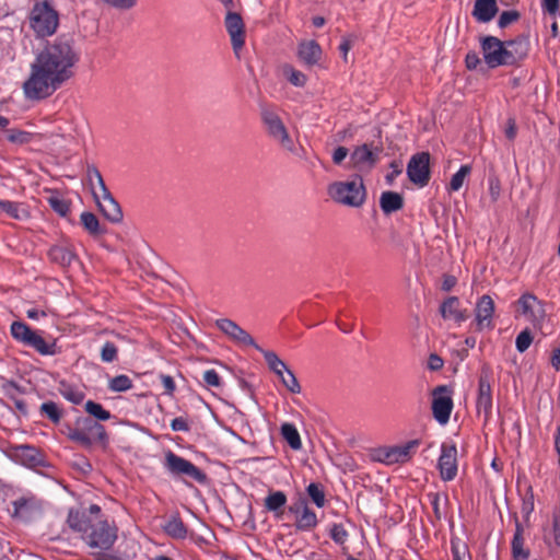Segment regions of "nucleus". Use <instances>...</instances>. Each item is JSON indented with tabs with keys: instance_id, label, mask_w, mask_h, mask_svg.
<instances>
[{
	"instance_id": "nucleus-56",
	"label": "nucleus",
	"mask_w": 560,
	"mask_h": 560,
	"mask_svg": "<svg viewBox=\"0 0 560 560\" xmlns=\"http://www.w3.org/2000/svg\"><path fill=\"white\" fill-rule=\"evenodd\" d=\"M203 381L208 386L219 387L221 385V378L214 370H207L203 373Z\"/></svg>"
},
{
	"instance_id": "nucleus-35",
	"label": "nucleus",
	"mask_w": 560,
	"mask_h": 560,
	"mask_svg": "<svg viewBox=\"0 0 560 560\" xmlns=\"http://www.w3.org/2000/svg\"><path fill=\"white\" fill-rule=\"evenodd\" d=\"M3 389L5 394L13 400L16 409L25 415L27 412L26 404L24 400L16 396V393L20 392V387L13 381H8L3 384Z\"/></svg>"
},
{
	"instance_id": "nucleus-8",
	"label": "nucleus",
	"mask_w": 560,
	"mask_h": 560,
	"mask_svg": "<svg viewBox=\"0 0 560 560\" xmlns=\"http://www.w3.org/2000/svg\"><path fill=\"white\" fill-rule=\"evenodd\" d=\"M261 120L267 128L268 135L278 141L282 148L293 151L294 143L280 117L270 108L261 109Z\"/></svg>"
},
{
	"instance_id": "nucleus-12",
	"label": "nucleus",
	"mask_w": 560,
	"mask_h": 560,
	"mask_svg": "<svg viewBox=\"0 0 560 560\" xmlns=\"http://www.w3.org/2000/svg\"><path fill=\"white\" fill-rule=\"evenodd\" d=\"M445 393H448L445 385L438 386L433 390L432 412L435 420L441 424L448 422L453 409V400L451 396L443 395Z\"/></svg>"
},
{
	"instance_id": "nucleus-25",
	"label": "nucleus",
	"mask_w": 560,
	"mask_h": 560,
	"mask_svg": "<svg viewBox=\"0 0 560 560\" xmlns=\"http://www.w3.org/2000/svg\"><path fill=\"white\" fill-rule=\"evenodd\" d=\"M380 206L385 214H390L404 207V198L396 191H384L380 198Z\"/></svg>"
},
{
	"instance_id": "nucleus-51",
	"label": "nucleus",
	"mask_w": 560,
	"mask_h": 560,
	"mask_svg": "<svg viewBox=\"0 0 560 560\" xmlns=\"http://www.w3.org/2000/svg\"><path fill=\"white\" fill-rule=\"evenodd\" d=\"M520 16L521 14L516 10L503 11L499 16L498 26L500 28H505L510 24L516 22L520 19Z\"/></svg>"
},
{
	"instance_id": "nucleus-16",
	"label": "nucleus",
	"mask_w": 560,
	"mask_h": 560,
	"mask_svg": "<svg viewBox=\"0 0 560 560\" xmlns=\"http://www.w3.org/2000/svg\"><path fill=\"white\" fill-rule=\"evenodd\" d=\"M296 516L295 526L300 530H311L317 525L316 514L307 506L305 500H299L289 508Z\"/></svg>"
},
{
	"instance_id": "nucleus-2",
	"label": "nucleus",
	"mask_w": 560,
	"mask_h": 560,
	"mask_svg": "<svg viewBox=\"0 0 560 560\" xmlns=\"http://www.w3.org/2000/svg\"><path fill=\"white\" fill-rule=\"evenodd\" d=\"M86 179L98 210L112 223H119L122 220V210L106 187L103 176L95 165L86 166Z\"/></svg>"
},
{
	"instance_id": "nucleus-58",
	"label": "nucleus",
	"mask_w": 560,
	"mask_h": 560,
	"mask_svg": "<svg viewBox=\"0 0 560 560\" xmlns=\"http://www.w3.org/2000/svg\"><path fill=\"white\" fill-rule=\"evenodd\" d=\"M536 302V298L532 294H523L518 301L522 306L523 313L528 314L532 312L533 303Z\"/></svg>"
},
{
	"instance_id": "nucleus-62",
	"label": "nucleus",
	"mask_w": 560,
	"mask_h": 560,
	"mask_svg": "<svg viewBox=\"0 0 560 560\" xmlns=\"http://www.w3.org/2000/svg\"><path fill=\"white\" fill-rule=\"evenodd\" d=\"M160 380L165 388V393L172 395L176 388L173 377L170 375L161 374Z\"/></svg>"
},
{
	"instance_id": "nucleus-24",
	"label": "nucleus",
	"mask_w": 560,
	"mask_h": 560,
	"mask_svg": "<svg viewBox=\"0 0 560 560\" xmlns=\"http://www.w3.org/2000/svg\"><path fill=\"white\" fill-rule=\"evenodd\" d=\"M419 445V440H411L404 445L389 447V462L393 464L407 462Z\"/></svg>"
},
{
	"instance_id": "nucleus-38",
	"label": "nucleus",
	"mask_w": 560,
	"mask_h": 560,
	"mask_svg": "<svg viewBox=\"0 0 560 560\" xmlns=\"http://www.w3.org/2000/svg\"><path fill=\"white\" fill-rule=\"evenodd\" d=\"M1 212H5L11 218L19 220L27 217V211L25 209L21 208L20 205L8 200L0 201V213Z\"/></svg>"
},
{
	"instance_id": "nucleus-6",
	"label": "nucleus",
	"mask_w": 560,
	"mask_h": 560,
	"mask_svg": "<svg viewBox=\"0 0 560 560\" xmlns=\"http://www.w3.org/2000/svg\"><path fill=\"white\" fill-rule=\"evenodd\" d=\"M164 467L174 477H188L199 483L207 481V475L202 470L172 451L165 453Z\"/></svg>"
},
{
	"instance_id": "nucleus-53",
	"label": "nucleus",
	"mask_w": 560,
	"mask_h": 560,
	"mask_svg": "<svg viewBox=\"0 0 560 560\" xmlns=\"http://www.w3.org/2000/svg\"><path fill=\"white\" fill-rule=\"evenodd\" d=\"M489 192L492 201H497L501 192V183L497 176L489 177Z\"/></svg>"
},
{
	"instance_id": "nucleus-43",
	"label": "nucleus",
	"mask_w": 560,
	"mask_h": 560,
	"mask_svg": "<svg viewBox=\"0 0 560 560\" xmlns=\"http://www.w3.org/2000/svg\"><path fill=\"white\" fill-rule=\"evenodd\" d=\"M512 552L515 560H525L529 556V550L524 548V538L521 534L513 537Z\"/></svg>"
},
{
	"instance_id": "nucleus-7",
	"label": "nucleus",
	"mask_w": 560,
	"mask_h": 560,
	"mask_svg": "<svg viewBox=\"0 0 560 560\" xmlns=\"http://www.w3.org/2000/svg\"><path fill=\"white\" fill-rule=\"evenodd\" d=\"M492 371L488 364L482 365L478 378V394L476 407L479 415L483 413L485 423H487L492 413Z\"/></svg>"
},
{
	"instance_id": "nucleus-10",
	"label": "nucleus",
	"mask_w": 560,
	"mask_h": 560,
	"mask_svg": "<svg viewBox=\"0 0 560 560\" xmlns=\"http://www.w3.org/2000/svg\"><path fill=\"white\" fill-rule=\"evenodd\" d=\"M382 152V147L369 143L357 147L350 155L352 167L361 172L372 170L380 161Z\"/></svg>"
},
{
	"instance_id": "nucleus-33",
	"label": "nucleus",
	"mask_w": 560,
	"mask_h": 560,
	"mask_svg": "<svg viewBox=\"0 0 560 560\" xmlns=\"http://www.w3.org/2000/svg\"><path fill=\"white\" fill-rule=\"evenodd\" d=\"M47 202L51 209L60 217H66L70 211V201L61 198L57 191H54L48 198Z\"/></svg>"
},
{
	"instance_id": "nucleus-27",
	"label": "nucleus",
	"mask_w": 560,
	"mask_h": 560,
	"mask_svg": "<svg viewBox=\"0 0 560 560\" xmlns=\"http://www.w3.org/2000/svg\"><path fill=\"white\" fill-rule=\"evenodd\" d=\"M48 256L51 261L58 264L63 268L69 267L72 264V261L77 258L72 249L61 245L52 246L48 252Z\"/></svg>"
},
{
	"instance_id": "nucleus-3",
	"label": "nucleus",
	"mask_w": 560,
	"mask_h": 560,
	"mask_svg": "<svg viewBox=\"0 0 560 560\" xmlns=\"http://www.w3.org/2000/svg\"><path fill=\"white\" fill-rule=\"evenodd\" d=\"M328 194L336 202L354 208L361 207L366 197L360 176L350 182L332 183L328 188Z\"/></svg>"
},
{
	"instance_id": "nucleus-14",
	"label": "nucleus",
	"mask_w": 560,
	"mask_h": 560,
	"mask_svg": "<svg viewBox=\"0 0 560 560\" xmlns=\"http://www.w3.org/2000/svg\"><path fill=\"white\" fill-rule=\"evenodd\" d=\"M215 324L232 341L243 346H252L256 350H261V347L256 343L254 338L232 319L221 318L218 319Z\"/></svg>"
},
{
	"instance_id": "nucleus-11",
	"label": "nucleus",
	"mask_w": 560,
	"mask_h": 560,
	"mask_svg": "<svg viewBox=\"0 0 560 560\" xmlns=\"http://www.w3.org/2000/svg\"><path fill=\"white\" fill-rule=\"evenodd\" d=\"M407 174L413 184L425 186L430 180V154L420 152L412 155L407 165Z\"/></svg>"
},
{
	"instance_id": "nucleus-1",
	"label": "nucleus",
	"mask_w": 560,
	"mask_h": 560,
	"mask_svg": "<svg viewBox=\"0 0 560 560\" xmlns=\"http://www.w3.org/2000/svg\"><path fill=\"white\" fill-rule=\"evenodd\" d=\"M79 61L73 39L61 35L48 43L31 65V74L23 83L28 100H42L50 96L72 75V68Z\"/></svg>"
},
{
	"instance_id": "nucleus-28",
	"label": "nucleus",
	"mask_w": 560,
	"mask_h": 560,
	"mask_svg": "<svg viewBox=\"0 0 560 560\" xmlns=\"http://www.w3.org/2000/svg\"><path fill=\"white\" fill-rule=\"evenodd\" d=\"M78 425H80L83 430H86V432L91 434L94 442L98 441L103 444L107 442V433L105 428L97 421L86 417L82 420H79Z\"/></svg>"
},
{
	"instance_id": "nucleus-64",
	"label": "nucleus",
	"mask_w": 560,
	"mask_h": 560,
	"mask_svg": "<svg viewBox=\"0 0 560 560\" xmlns=\"http://www.w3.org/2000/svg\"><path fill=\"white\" fill-rule=\"evenodd\" d=\"M457 283L456 277L452 275H444L441 289L445 292L451 291Z\"/></svg>"
},
{
	"instance_id": "nucleus-61",
	"label": "nucleus",
	"mask_w": 560,
	"mask_h": 560,
	"mask_svg": "<svg viewBox=\"0 0 560 560\" xmlns=\"http://www.w3.org/2000/svg\"><path fill=\"white\" fill-rule=\"evenodd\" d=\"M171 428L173 431H182L187 432L189 431V425L183 417H178L172 420Z\"/></svg>"
},
{
	"instance_id": "nucleus-55",
	"label": "nucleus",
	"mask_w": 560,
	"mask_h": 560,
	"mask_svg": "<svg viewBox=\"0 0 560 560\" xmlns=\"http://www.w3.org/2000/svg\"><path fill=\"white\" fill-rule=\"evenodd\" d=\"M30 135L25 131L11 129L8 130V139L13 143H24L28 140Z\"/></svg>"
},
{
	"instance_id": "nucleus-13",
	"label": "nucleus",
	"mask_w": 560,
	"mask_h": 560,
	"mask_svg": "<svg viewBox=\"0 0 560 560\" xmlns=\"http://www.w3.org/2000/svg\"><path fill=\"white\" fill-rule=\"evenodd\" d=\"M438 468L444 481L453 480L457 475V448L455 444H442Z\"/></svg>"
},
{
	"instance_id": "nucleus-19",
	"label": "nucleus",
	"mask_w": 560,
	"mask_h": 560,
	"mask_svg": "<svg viewBox=\"0 0 560 560\" xmlns=\"http://www.w3.org/2000/svg\"><path fill=\"white\" fill-rule=\"evenodd\" d=\"M14 456L18 462L30 468L44 465V457L42 453L34 446L20 445L15 447Z\"/></svg>"
},
{
	"instance_id": "nucleus-21",
	"label": "nucleus",
	"mask_w": 560,
	"mask_h": 560,
	"mask_svg": "<svg viewBox=\"0 0 560 560\" xmlns=\"http://www.w3.org/2000/svg\"><path fill=\"white\" fill-rule=\"evenodd\" d=\"M497 0H475L472 16L480 23L490 22L498 13Z\"/></svg>"
},
{
	"instance_id": "nucleus-26",
	"label": "nucleus",
	"mask_w": 560,
	"mask_h": 560,
	"mask_svg": "<svg viewBox=\"0 0 560 560\" xmlns=\"http://www.w3.org/2000/svg\"><path fill=\"white\" fill-rule=\"evenodd\" d=\"M163 530L174 539H185L188 534L186 525L177 513L170 516L163 525Z\"/></svg>"
},
{
	"instance_id": "nucleus-31",
	"label": "nucleus",
	"mask_w": 560,
	"mask_h": 560,
	"mask_svg": "<svg viewBox=\"0 0 560 560\" xmlns=\"http://www.w3.org/2000/svg\"><path fill=\"white\" fill-rule=\"evenodd\" d=\"M287 503V495L282 491L271 492L265 499V508L273 512L276 515H280L282 513V508Z\"/></svg>"
},
{
	"instance_id": "nucleus-59",
	"label": "nucleus",
	"mask_w": 560,
	"mask_h": 560,
	"mask_svg": "<svg viewBox=\"0 0 560 560\" xmlns=\"http://www.w3.org/2000/svg\"><path fill=\"white\" fill-rule=\"evenodd\" d=\"M465 63H466L467 69L475 70L481 63V59L479 58V56L476 51H469L466 55Z\"/></svg>"
},
{
	"instance_id": "nucleus-17",
	"label": "nucleus",
	"mask_w": 560,
	"mask_h": 560,
	"mask_svg": "<svg viewBox=\"0 0 560 560\" xmlns=\"http://www.w3.org/2000/svg\"><path fill=\"white\" fill-rule=\"evenodd\" d=\"M494 313V302L490 295H482L475 308L476 323L478 329L481 330L485 327L492 328V316Z\"/></svg>"
},
{
	"instance_id": "nucleus-18",
	"label": "nucleus",
	"mask_w": 560,
	"mask_h": 560,
	"mask_svg": "<svg viewBox=\"0 0 560 560\" xmlns=\"http://www.w3.org/2000/svg\"><path fill=\"white\" fill-rule=\"evenodd\" d=\"M508 66H516L524 60L528 54V42L517 38L504 42Z\"/></svg>"
},
{
	"instance_id": "nucleus-44",
	"label": "nucleus",
	"mask_w": 560,
	"mask_h": 560,
	"mask_svg": "<svg viewBox=\"0 0 560 560\" xmlns=\"http://www.w3.org/2000/svg\"><path fill=\"white\" fill-rule=\"evenodd\" d=\"M283 73L287 75L289 82L294 86H304L306 83V75L289 65L283 67Z\"/></svg>"
},
{
	"instance_id": "nucleus-52",
	"label": "nucleus",
	"mask_w": 560,
	"mask_h": 560,
	"mask_svg": "<svg viewBox=\"0 0 560 560\" xmlns=\"http://www.w3.org/2000/svg\"><path fill=\"white\" fill-rule=\"evenodd\" d=\"M330 537L336 544L342 545L348 537V533L341 524H334L330 528Z\"/></svg>"
},
{
	"instance_id": "nucleus-9",
	"label": "nucleus",
	"mask_w": 560,
	"mask_h": 560,
	"mask_svg": "<svg viewBox=\"0 0 560 560\" xmlns=\"http://www.w3.org/2000/svg\"><path fill=\"white\" fill-rule=\"evenodd\" d=\"M480 47L483 60L491 69L508 66L505 57L504 42L494 36H483L480 38Z\"/></svg>"
},
{
	"instance_id": "nucleus-48",
	"label": "nucleus",
	"mask_w": 560,
	"mask_h": 560,
	"mask_svg": "<svg viewBox=\"0 0 560 560\" xmlns=\"http://www.w3.org/2000/svg\"><path fill=\"white\" fill-rule=\"evenodd\" d=\"M40 411L47 418H49L54 423H58L61 419V412L59 407L54 401H46L42 404Z\"/></svg>"
},
{
	"instance_id": "nucleus-34",
	"label": "nucleus",
	"mask_w": 560,
	"mask_h": 560,
	"mask_svg": "<svg viewBox=\"0 0 560 560\" xmlns=\"http://www.w3.org/2000/svg\"><path fill=\"white\" fill-rule=\"evenodd\" d=\"M33 330L23 322H13L11 325V334L14 339L26 345L33 335Z\"/></svg>"
},
{
	"instance_id": "nucleus-41",
	"label": "nucleus",
	"mask_w": 560,
	"mask_h": 560,
	"mask_svg": "<svg viewBox=\"0 0 560 560\" xmlns=\"http://www.w3.org/2000/svg\"><path fill=\"white\" fill-rule=\"evenodd\" d=\"M84 408L89 415L101 421H106L112 417L109 411L105 410L101 404L93 400L86 401Z\"/></svg>"
},
{
	"instance_id": "nucleus-32",
	"label": "nucleus",
	"mask_w": 560,
	"mask_h": 560,
	"mask_svg": "<svg viewBox=\"0 0 560 560\" xmlns=\"http://www.w3.org/2000/svg\"><path fill=\"white\" fill-rule=\"evenodd\" d=\"M281 434L291 448L300 450L302 447L300 434L292 423H283L281 425Z\"/></svg>"
},
{
	"instance_id": "nucleus-23",
	"label": "nucleus",
	"mask_w": 560,
	"mask_h": 560,
	"mask_svg": "<svg viewBox=\"0 0 560 560\" xmlns=\"http://www.w3.org/2000/svg\"><path fill=\"white\" fill-rule=\"evenodd\" d=\"M14 515L23 521H31L40 510L39 504L33 499L21 498L13 502Z\"/></svg>"
},
{
	"instance_id": "nucleus-60",
	"label": "nucleus",
	"mask_w": 560,
	"mask_h": 560,
	"mask_svg": "<svg viewBox=\"0 0 560 560\" xmlns=\"http://www.w3.org/2000/svg\"><path fill=\"white\" fill-rule=\"evenodd\" d=\"M348 154H349V150L346 147H338L332 152V156H331L332 158V162L336 165H340L346 160Z\"/></svg>"
},
{
	"instance_id": "nucleus-47",
	"label": "nucleus",
	"mask_w": 560,
	"mask_h": 560,
	"mask_svg": "<svg viewBox=\"0 0 560 560\" xmlns=\"http://www.w3.org/2000/svg\"><path fill=\"white\" fill-rule=\"evenodd\" d=\"M306 491L308 497L318 508H323L325 505V493L318 483H310Z\"/></svg>"
},
{
	"instance_id": "nucleus-20",
	"label": "nucleus",
	"mask_w": 560,
	"mask_h": 560,
	"mask_svg": "<svg viewBox=\"0 0 560 560\" xmlns=\"http://www.w3.org/2000/svg\"><path fill=\"white\" fill-rule=\"evenodd\" d=\"M322 48L315 40H303L298 47V57L306 66L316 65L322 58Z\"/></svg>"
},
{
	"instance_id": "nucleus-4",
	"label": "nucleus",
	"mask_w": 560,
	"mask_h": 560,
	"mask_svg": "<svg viewBox=\"0 0 560 560\" xmlns=\"http://www.w3.org/2000/svg\"><path fill=\"white\" fill-rule=\"evenodd\" d=\"M30 24L38 37L52 35L59 24L57 11L45 0H36L30 15Z\"/></svg>"
},
{
	"instance_id": "nucleus-42",
	"label": "nucleus",
	"mask_w": 560,
	"mask_h": 560,
	"mask_svg": "<svg viewBox=\"0 0 560 560\" xmlns=\"http://www.w3.org/2000/svg\"><path fill=\"white\" fill-rule=\"evenodd\" d=\"M282 385L292 394L301 393V385L293 373V371L289 368L288 371L283 374L282 377L279 378Z\"/></svg>"
},
{
	"instance_id": "nucleus-63",
	"label": "nucleus",
	"mask_w": 560,
	"mask_h": 560,
	"mask_svg": "<svg viewBox=\"0 0 560 560\" xmlns=\"http://www.w3.org/2000/svg\"><path fill=\"white\" fill-rule=\"evenodd\" d=\"M428 368L431 371H439L443 368V360L435 353H431L428 360Z\"/></svg>"
},
{
	"instance_id": "nucleus-54",
	"label": "nucleus",
	"mask_w": 560,
	"mask_h": 560,
	"mask_svg": "<svg viewBox=\"0 0 560 560\" xmlns=\"http://www.w3.org/2000/svg\"><path fill=\"white\" fill-rule=\"evenodd\" d=\"M467 552V547L465 544H462L459 540H452V553L453 560H463Z\"/></svg>"
},
{
	"instance_id": "nucleus-49",
	"label": "nucleus",
	"mask_w": 560,
	"mask_h": 560,
	"mask_svg": "<svg viewBox=\"0 0 560 560\" xmlns=\"http://www.w3.org/2000/svg\"><path fill=\"white\" fill-rule=\"evenodd\" d=\"M118 357V348L114 342L107 341L101 349V360L105 363L114 362Z\"/></svg>"
},
{
	"instance_id": "nucleus-40",
	"label": "nucleus",
	"mask_w": 560,
	"mask_h": 560,
	"mask_svg": "<svg viewBox=\"0 0 560 560\" xmlns=\"http://www.w3.org/2000/svg\"><path fill=\"white\" fill-rule=\"evenodd\" d=\"M69 439L80 443L84 447H91L94 440L92 439L91 434L86 432V430H83L80 425L75 429L70 430L68 434Z\"/></svg>"
},
{
	"instance_id": "nucleus-5",
	"label": "nucleus",
	"mask_w": 560,
	"mask_h": 560,
	"mask_svg": "<svg viewBox=\"0 0 560 560\" xmlns=\"http://www.w3.org/2000/svg\"><path fill=\"white\" fill-rule=\"evenodd\" d=\"M82 539L100 552L109 550L117 539V527L106 520L92 521Z\"/></svg>"
},
{
	"instance_id": "nucleus-36",
	"label": "nucleus",
	"mask_w": 560,
	"mask_h": 560,
	"mask_svg": "<svg viewBox=\"0 0 560 560\" xmlns=\"http://www.w3.org/2000/svg\"><path fill=\"white\" fill-rule=\"evenodd\" d=\"M26 346L34 348L43 355L55 354L54 347L55 345H48L39 335L35 331L33 332L30 341H27Z\"/></svg>"
},
{
	"instance_id": "nucleus-22",
	"label": "nucleus",
	"mask_w": 560,
	"mask_h": 560,
	"mask_svg": "<svg viewBox=\"0 0 560 560\" xmlns=\"http://www.w3.org/2000/svg\"><path fill=\"white\" fill-rule=\"evenodd\" d=\"M459 300L456 296L447 298L440 307V313L443 318H453L457 323L465 322L469 315L467 311L458 310Z\"/></svg>"
},
{
	"instance_id": "nucleus-50",
	"label": "nucleus",
	"mask_w": 560,
	"mask_h": 560,
	"mask_svg": "<svg viewBox=\"0 0 560 560\" xmlns=\"http://www.w3.org/2000/svg\"><path fill=\"white\" fill-rule=\"evenodd\" d=\"M533 341V336L529 329H525L518 334L515 340V346L518 352H525Z\"/></svg>"
},
{
	"instance_id": "nucleus-39",
	"label": "nucleus",
	"mask_w": 560,
	"mask_h": 560,
	"mask_svg": "<svg viewBox=\"0 0 560 560\" xmlns=\"http://www.w3.org/2000/svg\"><path fill=\"white\" fill-rule=\"evenodd\" d=\"M132 387V381L124 374L117 375L109 380L108 388L114 393H121Z\"/></svg>"
},
{
	"instance_id": "nucleus-37",
	"label": "nucleus",
	"mask_w": 560,
	"mask_h": 560,
	"mask_svg": "<svg viewBox=\"0 0 560 560\" xmlns=\"http://www.w3.org/2000/svg\"><path fill=\"white\" fill-rule=\"evenodd\" d=\"M81 223L84 229L92 235L102 234L103 231L100 226V221L96 215L92 212H83L81 214Z\"/></svg>"
},
{
	"instance_id": "nucleus-30",
	"label": "nucleus",
	"mask_w": 560,
	"mask_h": 560,
	"mask_svg": "<svg viewBox=\"0 0 560 560\" xmlns=\"http://www.w3.org/2000/svg\"><path fill=\"white\" fill-rule=\"evenodd\" d=\"M91 522L92 520H88L84 513H81L80 511L75 510L69 511L67 523L69 527L74 532L84 535L88 532Z\"/></svg>"
},
{
	"instance_id": "nucleus-45",
	"label": "nucleus",
	"mask_w": 560,
	"mask_h": 560,
	"mask_svg": "<svg viewBox=\"0 0 560 560\" xmlns=\"http://www.w3.org/2000/svg\"><path fill=\"white\" fill-rule=\"evenodd\" d=\"M471 167L469 165H462L458 172H456L450 183V189L457 191L464 184L465 178L470 174Z\"/></svg>"
},
{
	"instance_id": "nucleus-15",
	"label": "nucleus",
	"mask_w": 560,
	"mask_h": 560,
	"mask_svg": "<svg viewBox=\"0 0 560 560\" xmlns=\"http://www.w3.org/2000/svg\"><path fill=\"white\" fill-rule=\"evenodd\" d=\"M225 27L231 37L232 47L235 51L241 49L245 43L244 22L241 15L229 9L225 16Z\"/></svg>"
},
{
	"instance_id": "nucleus-29",
	"label": "nucleus",
	"mask_w": 560,
	"mask_h": 560,
	"mask_svg": "<svg viewBox=\"0 0 560 560\" xmlns=\"http://www.w3.org/2000/svg\"><path fill=\"white\" fill-rule=\"evenodd\" d=\"M262 353L266 363L270 371H272L279 378L288 371L289 366L278 357V354L270 350H258Z\"/></svg>"
},
{
	"instance_id": "nucleus-46",
	"label": "nucleus",
	"mask_w": 560,
	"mask_h": 560,
	"mask_svg": "<svg viewBox=\"0 0 560 560\" xmlns=\"http://www.w3.org/2000/svg\"><path fill=\"white\" fill-rule=\"evenodd\" d=\"M60 393L67 400L75 405L81 404L84 399V393L70 385L62 384Z\"/></svg>"
},
{
	"instance_id": "nucleus-57",
	"label": "nucleus",
	"mask_w": 560,
	"mask_h": 560,
	"mask_svg": "<svg viewBox=\"0 0 560 560\" xmlns=\"http://www.w3.org/2000/svg\"><path fill=\"white\" fill-rule=\"evenodd\" d=\"M560 0H542L541 7L545 12L551 16H556L559 11Z\"/></svg>"
}]
</instances>
